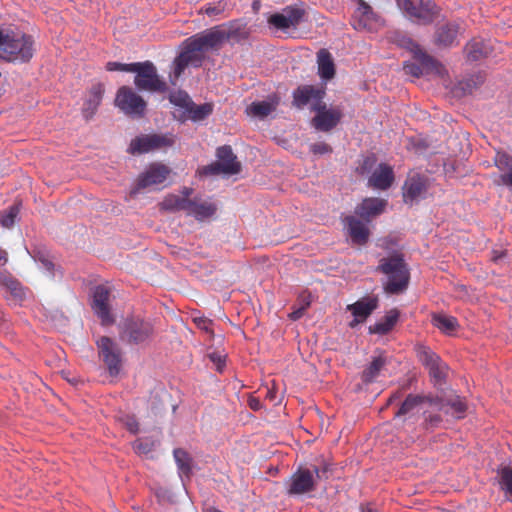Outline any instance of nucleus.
I'll list each match as a JSON object with an SVG mask.
<instances>
[{"mask_svg": "<svg viewBox=\"0 0 512 512\" xmlns=\"http://www.w3.org/2000/svg\"><path fill=\"white\" fill-rule=\"evenodd\" d=\"M34 55V40L25 33L0 30V59L12 63H27Z\"/></svg>", "mask_w": 512, "mask_h": 512, "instance_id": "1", "label": "nucleus"}, {"mask_svg": "<svg viewBox=\"0 0 512 512\" xmlns=\"http://www.w3.org/2000/svg\"><path fill=\"white\" fill-rule=\"evenodd\" d=\"M388 278L384 290L388 294H401L409 285L410 271L404 258L399 255L382 258L377 267Z\"/></svg>", "mask_w": 512, "mask_h": 512, "instance_id": "2", "label": "nucleus"}, {"mask_svg": "<svg viewBox=\"0 0 512 512\" xmlns=\"http://www.w3.org/2000/svg\"><path fill=\"white\" fill-rule=\"evenodd\" d=\"M118 328L119 339L130 345L144 344L154 336L153 322L136 315L126 317Z\"/></svg>", "mask_w": 512, "mask_h": 512, "instance_id": "3", "label": "nucleus"}, {"mask_svg": "<svg viewBox=\"0 0 512 512\" xmlns=\"http://www.w3.org/2000/svg\"><path fill=\"white\" fill-rule=\"evenodd\" d=\"M329 464L321 467L313 466V469L299 468L290 477L287 492L289 495H302L315 490L317 479L328 478Z\"/></svg>", "mask_w": 512, "mask_h": 512, "instance_id": "4", "label": "nucleus"}, {"mask_svg": "<svg viewBox=\"0 0 512 512\" xmlns=\"http://www.w3.org/2000/svg\"><path fill=\"white\" fill-rule=\"evenodd\" d=\"M131 72L135 73L134 84L139 90L165 93L167 83L158 75L156 66L151 61L132 63Z\"/></svg>", "mask_w": 512, "mask_h": 512, "instance_id": "5", "label": "nucleus"}, {"mask_svg": "<svg viewBox=\"0 0 512 512\" xmlns=\"http://www.w3.org/2000/svg\"><path fill=\"white\" fill-rule=\"evenodd\" d=\"M396 4L407 19L419 25H428L439 15V8L432 0H396Z\"/></svg>", "mask_w": 512, "mask_h": 512, "instance_id": "6", "label": "nucleus"}, {"mask_svg": "<svg viewBox=\"0 0 512 512\" xmlns=\"http://www.w3.org/2000/svg\"><path fill=\"white\" fill-rule=\"evenodd\" d=\"M115 106L131 118L144 117L147 103L137 92L129 86H121L116 93Z\"/></svg>", "mask_w": 512, "mask_h": 512, "instance_id": "7", "label": "nucleus"}, {"mask_svg": "<svg viewBox=\"0 0 512 512\" xmlns=\"http://www.w3.org/2000/svg\"><path fill=\"white\" fill-rule=\"evenodd\" d=\"M415 351L419 362L428 369L434 383H444L449 370L447 364L428 346L416 345Z\"/></svg>", "mask_w": 512, "mask_h": 512, "instance_id": "8", "label": "nucleus"}, {"mask_svg": "<svg viewBox=\"0 0 512 512\" xmlns=\"http://www.w3.org/2000/svg\"><path fill=\"white\" fill-rule=\"evenodd\" d=\"M216 155L218 158L217 161L204 166L201 173L205 175H217L221 173L234 175L241 171V163L237 161V157L229 145L219 147Z\"/></svg>", "mask_w": 512, "mask_h": 512, "instance_id": "9", "label": "nucleus"}, {"mask_svg": "<svg viewBox=\"0 0 512 512\" xmlns=\"http://www.w3.org/2000/svg\"><path fill=\"white\" fill-rule=\"evenodd\" d=\"M99 358L106 365L110 376H117L122 367V350L108 336H101L96 341Z\"/></svg>", "mask_w": 512, "mask_h": 512, "instance_id": "10", "label": "nucleus"}, {"mask_svg": "<svg viewBox=\"0 0 512 512\" xmlns=\"http://www.w3.org/2000/svg\"><path fill=\"white\" fill-rule=\"evenodd\" d=\"M175 143L171 134H145L133 139L129 146L131 154H144L171 147Z\"/></svg>", "mask_w": 512, "mask_h": 512, "instance_id": "11", "label": "nucleus"}, {"mask_svg": "<svg viewBox=\"0 0 512 512\" xmlns=\"http://www.w3.org/2000/svg\"><path fill=\"white\" fill-rule=\"evenodd\" d=\"M414 59L418 62H406L403 65V70L405 74L412 75L414 77H420L424 73H440L442 66L436 61L432 56L428 55L425 51H423L418 45H415L412 50Z\"/></svg>", "mask_w": 512, "mask_h": 512, "instance_id": "12", "label": "nucleus"}, {"mask_svg": "<svg viewBox=\"0 0 512 512\" xmlns=\"http://www.w3.org/2000/svg\"><path fill=\"white\" fill-rule=\"evenodd\" d=\"M225 36V30L216 26L189 37L188 44H192L194 50L204 55L205 52L218 48L225 40Z\"/></svg>", "mask_w": 512, "mask_h": 512, "instance_id": "13", "label": "nucleus"}, {"mask_svg": "<svg viewBox=\"0 0 512 512\" xmlns=\"http://www.w3.org/2000/svg\"><path fill=\"white\" fill-rule=\"evenodd\" d=\"M225 36V30L216 26L189 37L188 44H192L194 50L204 55L205 52L218 48L225 40Z\"/></svg>", "mask_w": 512, "mask_h": 512, "instance_id": "14", "label": "nucleus"}, {"mask_svg": "<svg viewBox=\"0 0 512 512\" xmlns=\"http://www.w3.org/2000/svg\"><path fill=\"white\" fill-rule=\"evenodd\" d=\"M170 173V168L164 164H151L143 173L138 176L136 186L132 189L131 194H136L142 189L164 183Z\"/></svg>", "mask_w": 512, "mask_h": 512, "instance_id": "15", "label": "nucleus"}, {"mask_svg": "<svg viewBox=\"0 0 512 512\" xmlns=\"http://www.w3.org/2000/svg\"><path fill=\"white\" fill-rule=\"evenodd\" d=\"M305 11L297 6H287L282 13H274L267 19L268 24L278 30L285 31L296 28L302 21Z\"/></svg>", "mask_w": 512, "mask_h": 512, "instance_id": "16", "label": "nucleus"}, {"mask_svg": "<svg viewBox=\"0 0 512 512\" xmlns=\"http://www.w3.org/2000/svg\"><path fill=\"white\" fill-rule=\"evenodd\" d=\"M313 111L316 112V115L312 119V125L322 132H328L336 127L343 115L338 108L328 109L324 102L318 107H314Z\"/></svg>", "mask_w": 512, "mask_h": 512, "instance_id": "17", "label": "nucleus"}, {"mask_svg": "<svg viewBox=\"0 0 512 512\" xmlns=\"http://www.w3.org/2000/svg\"><path fill=\"white\" fill-rule=\"evenodd\" d=\"M325 91L313 85L299 86L293 92V105L299 109L311 105V110L323 103Z\"/></svg>", "mask_w": 512, "mask_h": 512, "instance_id": "18", "label": "nucleus"}, {"mask_svg": "<svg viewBox=\"0 0 512 512\" xmlns=\"http://www.w3.org/2000/svg\"><path fill=\"white\" fill-rule=\"evenodd\" d=\"M194 48L192 44H188V38L183 42L182 51L173 62L175 78L180 77L188 65L198 67L202 64L204 55L194 50Z\"/></svg>", "mask_w": 512, "mask_h": 512, "instance_id": "19", "label": "nucleus"}, {"mask_svg": "<svg viewBox=\"0 0 512 512\" xmlns=\"http://www.w3.org/2000/svg\"><path fill=\"white\" fill-rule=\"evenodd\" d=\"M109 299L110 291L107 287L100 285L95 288L92 309L101 319L102 325H110L114 322V318L110 313Z\"/></svg>", "mask_w": 512, "mask_h": 512, "instance_id": "20", "label": "nucleus"}, {"mask_svg": "<svg viewBox=\"0 0 512 512\" xmlns=\"http://www.w3.org/2000/svg\"><path fill=\"white\" fill-rule=\"evenodd\" d=\"M432 410L454 419H462L465 416L467 404L460 396H454L447 400L432 399Z\"/></svg>", "mask_w": 512, "mask_h": 512, "instance_id": "21", "label": "nucleus"}, {"mask_svg": "<svg viewBox=\"0 0 512 512\" xmlns=\"http://www.w3.org/2000/svg\"><path fill=\"white\" fill-rule=\"evenodd\" d=\"M387 200L381 198H365L356 208L355 214L369 222L372 218L379 216L385 211Z\"/></svg>", "mask_w": 512, "mask_h": 512, "instance_id": "22", "label": "nucleus"}, {"mask_svg": "<svg viewBox=\"0 0 512 512\" xmlns=\"http://www.w3.org/2000/svg\"><path fill=\"white\" fill-rule=\"evenodd\" d=\"M343 222L353 243L358 245L367 243L370 232L364 222L355 216H346Z\"/></svg>", "mask_w": 512, "mask_h": 512, "instance_id": "23", "label": "nucleus"}, {"mask_svg": "<svg viewBox=\"0 0 512 512\" xmlns=\"http://www.w3.org/2000/svg\"><path fill=\"white\" fill-rule=\"evenodd\" d=\"M217 207L214 203L202 200L200 198L189 199L186 213L193 216L196 220L202 221L215 214Z\"/></svg>", "mask_w": 512, "mask_h": 512, "instance_id": "24", "label": "nucleus"}, {"mask_svg": "<svg viewBox=\"0 0 512 512\" xmlns=\"http://www.w3.org/2000/svg\"><path fill=\"white\" fill-rule=\"evenodd\" d=\"M459 33V24L455 22L443 24L435 32V43L438 46L450 47L458 43L457 37Z\"/></svg>", "mask_w": 512, "mask_h": 512, "instance_id": "25", "label": "nucleus"}, {"mask_svg": "<svg viewBox=\"0 0 512 512\" xmlns=\"http://www.w3.org/2000/svg\"><path fill=\"white\" fill-rule=\"evenodd\" d=\"M426 192L425 181L419 176L408 178L403 186V198L405 203L412 204Z\"/></svg>", "mask_w": 512, "mask_h": 512, "instance_id": "26", "label": "nucleus"}, {"mask_svg": "<svg viewBox=\"0 0 512 512\" xmlns=\"http://www.w3.org/2000/svg\"><path fill=\"white\" fill-rule=\"evenodd\" d=\"M378 307V298L376 296L364 297L353 304H349L347 309L352 312L353 316L366 320L370 314Z\"/></svg>", "mask_w": 512, "mask_h": 512, "instance_id": "27", "label": "nucleus"}, {"mask_svg": "<svg viewBox=\"0 0 512 512\" xmlns=\"http://www.w3.org/2000/svg\"><path fill=\"white\" fill-rule=\"evenodd\" d=\"M394 181L393 169L386 164H380L369 178V185L381 189H388Z\"/></svg>", "mask_w": 512, "mask_h": 512, "instance_id": "28", "label": "nucleus"}, {"mask_svg": "<svg viewBox=\"0 0 512 512\" xmlns=\"http://www.w3.org/2000/svg\"><path fill=\"white\" fill-rule=\"evenodd\" d=\"M105 87L102 83L94 84L83 104V114L86 118H91L101 104Z\"/></svg>", "mask_w": 512, "mask_h": 512, "instance_id": "29", "label": "nucleus"}, {"mask_svg": "<svg viewBox=\"0 0 512 512\" xmlns=\"http://www.w3.org/2000/svg\"><path fill=\"white\" fill-rule=\"evenodd\" d=\"M318 73L324 80H330L335 75V65L330 52L321 49L317 53Z\"/></svg>", "mask_w": 512, "mask_h": 512, "instance_id": "30", "label": "nucleus"}, {"mask_svg": "<svg viewBox=\"0 0 512 512\" xmlns=\"http://www.w3.org/2000/svg\"><path fill=\"white\" fill-rule=\"evenodd\" d=\"M399 318V312L397 309L390 310L382 319L376 322L374 325L369 327V331L372 334L384 335L390 332Z\"/></svg>", "mask_w": 512, "mask_h": 512, "instance_id": "31", "label": "nucleus"}, {"mask_svg": "<svg viewBox=\"0 0 512 512\" xmlns=\"http://www.w3.org/2000/svg\"><path fill=\"white\" fill-rule=\"evenodd\" d=\"M358 7L355 10V18H358L357 24H354L356 29H367L370 27V22L375 19V13L372 7L364 0H356Z\"/></svg>", "mask_w": 512, "mask_h": 512, "instance_id": "32", "label": "nucleus"}, {"mask_svg": "<svg viewBox=\"0 0 512 512\" xmlns=\"http://www.w3.org/2000/svg\"><path fill=\"white\" fill-rule=\"evenodd\" d=\"M469 61H479L490 54V47L482 40H472L465 47Z\"/></svg>", "mask_w": 512, "mask_h": 512, "instance_id": "33", "label": "nucleus"}, {"mask_svg": "<svg viewBox=\"0 0 512 512\" xmlns=\"http://www.w3.org/2000/svg\"><path fill=\"white\" fill-rule=\"evenodd\" d=\"M428 402L432 406V398L423 395L409 394L396 412V417L405 416L411 413L420 404Z\"/></svg>", "mask_w": 512, "mask_h": 512, "instance_id": "34", "label": "nucleus"}, {"mask_svg": "<svg viewBox=\"0 0 512 512\" xmlns=\"http://www.w3.org/2000/svg\"><path fill=\"white\" fill-rule=\"evenodd\" d=\"M213 112V105L211 103H204L196 105L193 101L185 110L184 114L186 118L191 119L194 122L202 121L207 118Z\"/></svg>", "mask_w": 512, "mask_h": 512, "instance_id": "35", "label": "nucleus"}, {"mask_svg": "<svg viewBox=\"0 0 512 512\" xmlns=\"http://www.w3.org/2000/svg\"><path fill=\"white\" fill-rule=\"evenodd\" d=\"M386 365V359L383 356L375 357L372 362L363 370L361 379L364 383H372L379 375L380 371Z\"/></svg>", "mask_w": 512, "mask_h": 512, "instance_id": "36", "label": "nucleus"}, {"mask_svg": "<svg viewBox=\"0 0 512 512\" xmlns=\"http://www.w3.org/2000/svg\"><path fill=\"white\" fill-rule=\"evenodd\" d=\"M187 205H189V199L185 197H181L175 194L167 195L163 201L160 203V207L162 210L175 212V211H185Z\"/></svg>", "mask_w": 512, "mask_h": 512, "instance_id": "37", "label": "nucleus"}, {"mask_svg": "<svg viewBox=\"0 0 512 512\" xmlns=\"http://www.w3.org/2000/svg\"><path fill=\"white\" fill-rule=\"evenodd\" d=\"M277 101H259L251 103L246 112L250 116L264 118L276 109Z\"/></svg>", "mask_w": 512, "mask_h": 512, "instance_id": "38", "label": "nucleus"}, {"mask_svg": "<svg viewBox=\"0 0 512 512\" xmlns=\"http://www.w3.org/2000/svg\"><path fill=\"white\" fill-rule=\"evenodd\" d=\"M433 324L439 330L447 334L454 332L459 326L458 321L455 317L448 316L445 314L434 315Z\"/></svg>", "mask_w": 512, "mask_h": 512, "instance_id": "39", "label": "nucleus"}, {"mask_svg": "<svg viewBox=\"0 0 512 512\" xmlns=\"http://www.w3.org/2000/svg\"><path fill=\"white\" fill-rule=\"evenodd\" d=\"M0 284L7 287L15 298L22 300L25 297L21 283L11 275L0 272Z\"/></svg>", "mask_w": 512, "mask_h": 512, "instance_id": "40", "label": "nucleus"}, {"mask_svg": "<svg viewBox=\"0 0 512 512\" xmlns=\"http://www.w3.org/2000/svg\"><path fill=\"white\" fill-rule=\"evenodd\" d=\"M173 456L180 473L189 476L191 473L192 461L190 455L185 450L176 448L173 451Z\"/></svg>", "mask_w": 512, "mask_h": 512, "instance_id": "41", "label": "nucleus"}, {"mask_svg": "<svg viewBox=\"0 0 512 512\" xmlns=\"http://www.w3.org/2000/svg\"><path fill=\"white\" fill-rule=\"evenodd\" d=\"M499 485L508 498H512V468L503 467L498 471Z\"/></svg>", "mask_w": 512, "mask_h": 512, "instance_id": "42", "label": "nucleus"}, {"mask_svg": "<svg viewBox=\"0 0 512 512\" xmlns=\"http://www.w3.org/2000/svg\"><path fill=\"white\" fill-rule=\"evenodd\" d=\"M20 212V204L16 203L10 206L8 209L0 212V223L4 228H11L15 224V221Z\"/></svg>", "mask_w": 512, "mask_h": 512, "instance_id": "43", "label": "nucleus"}, {"mask_svg": "<svg viewBox=\"0 0 512 512\" xmlns=\"http://www.w3.org/2000/svg\"><path fill=\"white\" fill-rule=\"evenodd\" d=\"M169 101L172 104H174L175 106H178V107L182 108L184 111L187 109V107L192 102V100L189 97V95L186 92L181 91V90L176 91V92H172L169 95Z\"/></svg>", "mask_w": 512, "mask_h": 512, "instance_id": "44", "label": "nucleus"}, {"mask_svg": "<svg viewBox=\"0 0 512 512\" xmlns=\"http://www.w3.org/2000/svg\"><path fill=\"white\" fill-rule=\"evenodd\" d=\"M133 450L138 455H148L155 448V443L152 440L148 439H137L132 444Z\"/></svg>", "mask_w": 512, "mask_h": 512, "instance_id": "45", "label": "nucleus"}, {"mask_svg": "<svg viewBox=\"0 0 512 512\" xmlns=\"http://www.w3.org/2000/svg\"><path fill=\"white\" fill-rule=\"evenodd\" d=\"M228 8L225 0H219L213 3H207L201 10L208 16H217L222 14Z\"/></svg>", "mask_w": 512, "mask_h": 512, "instance_id": "46", "label": "nucleus"}, {"mask_svg": "<svg viewBox=\"0 0 512 512\" xmlns=\"http://www.w3.org/2000/svg\"><path fill=\"white\" fill-rule=\"evenodd\" d=\"M494 161L498 169L505 173L512 169V156L505 152H497Z\"/></svg>", "mask_w": 512, "mask_h": 512, "instance_id": "47", "label": "nucleus"}, {"mask_svg": "<svg viewBox=\"0 0 512 512\" xmlns=\"http://www.w3.org/2000/svg\"><path fill=\"white\" fill-rule=\"evenodd\" d=\"M193 322L199 329L205 331L206 333H209L211 336L214 335L212 329L213 321L211 319L205 316H198L193 318Z\"/></svg>", "mask_w": 512, "mask_h": 512, "instance_id": "48", "label": "nucleus"}, {"mask_svg": "<svg viewBox=\"0 0 512 512\" xmlns=\"http://www.w3.org/2000/svg\"><path fill=\"white\" fill-rule=\"evenodd\" d=\"M225 39H244L247 37V33L241 26L231 25L228 30H225Z\"/></svg>", "mask_w": 512, "mask_h": 512, "instance_id": "49", "label": "nucleus"}, {"mask_svg": "<svg viewBox=\"0 0 512 512\" xmlns=\"http://www.w3.org/2000/svg\"><path fill=\"white\" fill-rule=\"evenodd\" d=\"M120 420L128 431H130L133 434L138 433L139 423H138L137 419L135 418V416L125 415Z\"/></svg>", "mask_w": 512, "mask_h": 512, "instance_id": "50", "label": "nucleus"}, {"mask_svg": "<svg viewBox=\"0 0 512 512\" xmlns=\"http://www.w3.org/2000/svg\"><path fill=\"white\" fill-rule=\"evenodd\" d=\"M310 151L315 155H324L332 152V147L325 142H317L310 145Z\"/></svg>", "mask_w": 512, "mask_h": 512, "instance_id": "51", "label": "nucleus"}, {"mask_svg": "<svg viewBox=\"0 0 512 512\" xmlns=\"http://www.w3.org/2000/svg\"><path fill=\"white\" fill-rule=\"evenodd\" d=\"M132 63L125 64L120 62H114L110 61L106 63V70L107 71H122V72H131L132 69Z\"/></svg>", "mask_w": 512, "mask_h": 512, "instance_id": "52", "label": "nucleus"}, {"mask_svg": "<svg viewBox=\"0 0 512 512\" xmlns=\"http://www.w3.org/2000/svg\"><path fill=\"white\" fill-rule=\"evenodd\" d=\"M441 412L439 413H429L425 416V422L430 428L438 427L442 422Z\"/></svg>", "mask_w": 512, "mask_h": 512, "instance_id": "53", "label": "nucleus"}, {"mask_svg": "<svg viewBox=\"0 0 512 512\" xmlns=\"http://www.w3.org/2000/svg\"><path fill=\"white\" fill-rule=\"evenodd\" d=\"M309 305V303L306 304V306H302L294 311H292L290 314H289V318L293 321L295 320H298L300 319L303 314H304V311L306 309V307Z\"/></svg>", "mask_w": 512, "mask_h": 512, "instance_id": "54", "label": "nucleus"}, {"mask_svg": "<svg viewBox=\"0 0 512 512\" xmlns=\"http://www.w3.org/2000/svg\"><path fill=\"white\" fill-rule=\"evenodd\" d=\"M500 178L503 184L512 186V169L503 173Z\"/></svg>", "mask_w": 512, "mask_h": 512, "instance_id": "55", "label": "nucleus"}, {"mask_svg": "<svg viewBox=\"0 0 512 512\" xmlns=\"http://www.w3.org/2000/svg\"><path fill=\"white\" fill-rule=\"evenodd\" d=\"M210 359H211L213 362L217 363V369H218L219 371H221V368H222V366L224 365V360H222L220 356H217V355H216V354H214V353L210 355Z\"/></svg>", "mask_w": 512, "mask_h": 512, "instance_id": "56", "label": "nucleus"}, {"mask_svg": "<svg viewBox=\"0 0 512 512\" xmlns=\"http://www.w3.org/2000/svg\"><path fill=\"white\" fill-rule=\"evenodd\" d=\"M374 164V159L367 157L362 164V172H365L371 168V166Z\"/></svg>", "mask_w": 512, "mask_h": 512, "instance_id": "57", "label": "nucleus"}, {"mask_svg": "<svg viewBox=\"0 0 512 512\" xmlns=\"http://www.w3.org/2000/svg\"><path fill=\"white\" fill-rule=\"evenodd\" d=\"M8 261V254L6 252V250L2 249L0 247V265L3 266L7 263Z\"/></svg>", "mask_w": 512, "mask_h": 512, "instance_id": "58", "label": "nucleus"}, {"mask_svg": "<svg viewBox=\"0 0 512 512\" xmlns=\"http://www.w3.org/2000/svg\"><path fill=\"white\" fill-rule=\"evenodd\" d=\"M249 406H250L251 409L256 411V410H258L260 408V402L256 398H251L249 400Z\"/></svg>", "mask_w": 512, "mask_h": 512, "instance_id": "59", "label": "nucleus"}, {"mask_svg": "<svg viewBox=\"0 0 512 512\" xmlns=\"http://www.w3.org/2000/svg\"><path fill=\"white\" fill-rule=\"evenodd\" d=\"M193 190L191 188H188V187H184L183 190H182V196L181 197H185V198H188L190 199V195L192 194Z\"/></svg>", "mask_w": 512, "mask_h": 512, "instance_id": "60", "label": "nucleus"}, {"mask_svg": "<svg viewBox=\"0 0 512 512\" xmlns=\"http://www.w3.org/2000/svg\"><path fill=\"white\" fill-rule=\"evenodd\" d=\"M364 320H360V318L354 317V319L349 323V326L351 328L356 327L359 323L363 322Z\"/></svg>", "mask_w": 512, "mask_h": 512, "instance_id": "61", "label": "nucleus"}, {"mask_svg": "<svg viewBox=\"0 0 512 512\" xmlns=\"http://www.w3.org/2000/svg\"><path fill=\"white\" fill-rule=\"evenodd\" d=\"M401 397V392L398 391L389 398V402H393Z\"/></svg>", "mask_w": 512, "mask_h": 512, "instance_id": "62", "label": "nucleus"}, {"mask_svg": "<svg viewBox=\"0 0 512 512\" xmlns=\"http://www.w3.org/2000/svg\"><path fill=\"white\" fill-rule=\"evenodd\" d=\"M259 6H260L259 1H255V2L253 3V8H254L255 10H256V9H258V8H259Z\"/></svg>", "mask_w": 512, "mask_h": 512, "instance_id": "63", "label": "nucleus"}, {"mask_svg": "<svg viewBox=\"0 0 512 512\" xmlns=\"http://www.w3.org/2000/svg\"><path fill=\"white\" fill-rule=\"evenodd\" d=\"M501 257H502V254H495V255L493 256V261H497V260H498L499 258H501Z\"/></svg>", "mask_w": 512, "mask_h": 512, "instance_id": "64", "label": "nucleus"}]
</instances>
